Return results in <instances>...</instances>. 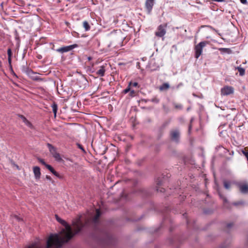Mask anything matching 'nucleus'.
Wrapping results in <instances>:
<instances>
[{"label":"nucleus","instance_id":"1","mask_svg":"<svg viewBox=\"0 0 248 248\" xmlns=\"http://www.w3.org/2000/svg\"><path fill=\"white\" fill-rule=\"evenodd\" d=\"M101 215L100 210L96 209L94 217L92 218L87 219L84 223L78 218L73 223L76 229L74 232H73L71 227L64 220L60 218L58 215H55L57 221L65 228L62 229L59 233L50 234L46 241V248H61L64 244L67 243L76 234L81 232L84 228L93 230V232L91 234V236L101 244L106 245H114L115 239L113 236L106 230L101 229V224L99 221Z\"/></svg>","mask_w":248,"mask_h":248},{"label":"nucleus","instance_id":"2","mask_svg":"<svg viewBox=\"0 0 248 248\" xmlns=\"http://www.w3.org/2000/svg\"><path fill=\"white\" fill-rule=\"evenodd\" d=\"M181 133L178 129H171L170 132V139L171 141L179 143L180 140Z\"/></svg>","mask_w":248,"mask_h":248},{"label":"nucleus","instance_id":"3","mask_svg":"<svg viewBox=\"0 0 248 248\" xmlns=\"http://www.w3.org/2000/svg\"><path fill=\"white\" fill-rule=\"evenodd\" d=\"M209 43L208 41H202L196 45L194 47L195 57L198 59L202 54L203 48Z\"/></svg>","mask_w":248,"mask_h":248},{"label":"nucleus","instance_id":"4","mask_svg":"<svg viewBox=\"0 0 248 248\" xmlns=\"http://www.w3.org/2000/svg\"><path fill=\"white\" fill-rule=\"evenodd\" d=\"M167 23L161 24L157 27V31L155 32L156 36L158 37H163L166 33Z\"/></svg>","mask_w":248,"mask_h":248},{"label":"nucleus","instance_id":"5","mask_svg":"<svg viewBox=\"0 0 248 248\" xmlns=\"http://www.w3.org/2000/svg\"><path fill=\"white\" fill-rule=\"evenodd\" d=\"M164 177H158L156 178L155 182L156 184L155 189L156 191L159 192L161 193H163L165 192V189L164 188H159V186H162V183L163 182Z\"/></svg>","mask_w":248,"mask_h":248},{"label":"nucleus","instance_id":"6","mask_svg":"<svg viewBox=\"0 0 248 248\" xmlns=\"http://www.w3.org/2000/svg\"><path fill=\"white\" fill-rule=\"evenodd\" d=\"M78 46V45L77 44H73L72 45L68 46H65L63 47H60L56 50L57 52H61V53H64L68 52L73 49L77 47Z\"/></svg>","mask_w":248,"mask_h":248},{"label":"nucleus","instance_id":"7","mask_svg":"<svg viewBox=\"0 0 248 248\" xmlns=\"http://www.w3.org/2000/svg\"><path fill=\"white\" fill-rule=\"evenodd\" d=\"M234 89L232 86H226L221 89V94L223 95H228L233 93Z\"/></svg>","mask_w":248,"mask_h":248},{"label":"nucleus","instance_id":"8","mask_svg":"<svg viewBox=\"0 0 248 248\" xmlns=\"http://www.w3.org/2000/svg\"><path fill=\"white\" fill-rule=\"evenodd\" d=\"M154 4V0H146L145 2V7L148 13H150Z\"/></svg>","mask_w":248,"mask_h":248},{"label":"nucleus","instance_id":"9","mask_svg":"<svg viewBox=\"0 0 248 248\" xmlns=\"http://www.w3.org/2000/svg\"><path fill=\"white\" fill-rule=\"evenodd\" d=\"M218 194L220 198H221L223 201V206L224 207L227 209H231V205L229 202L227 198L223 196L220 192H218Z\"/></svg>","mask_w":248,"mask_h":248},{"label":"nucleus","instance_id":"10","mask_svg":"<svg viewBox=\"0 0 248 248\" xmlns=\"http://www.w3.org/2000/svg\"><path fill=\"white\" fill-rule=\"evenodd\" d=\"M33 171L36 180H39L41 176L40 169L38 166L33 167Z\"/></svg>","mask_w":248,"mask_h":248},{"label":"nucleus","instance_id":"11","mask_svg":"<svg viewBox=\"0 0 248 248\" xmlns=\"http://www.w3.org/2000/svg\"><path fill=\"white\" fill-rule=\"evenodd\" d=\"M240 191L243 194L248 193V185L240 184L238 186Z\"/></svg>","mask_w":248,"mask_h":248},{"label":"nucleus","instance_id":"12","mask_svg":"<svg viewBox=\"0 0 248 248\" xmlns=\"http://www.w3.org/2000/svg\"><path fill=\"white\" fill-rule=\"evenodd\" d=\"M44 246V244L38 241L29 245L27 248H43Z\"/></svg>","mask_w":248,"mask_h":248},{"label":"nucleus","instance_id":"13","mask_svg":"<svg viewBox=\"0 0 248 248\" xmlns=\"http://www.w3.org/2000/svg\"><path fill=\"white\" fill-rule=\"evenodd\" d=\"M149 67L151 71H155L159 68V65L155 64V60L152 59L149 63Z\"/></svg>","mask_w":248,"mask_h":248},{"label":"nucleus","instance_id":"14","mask_svg":"<svg viewBox=\"0 0 248 248\" xmlns=\"http://www.w3.org/2000/svg\"><path fill=\"white\" fill-rule=\"evenodd\" d=\"M50 172H51L55 176L59 178L60 179H63V176L60 174L58 172H57L54 168L51 166V167H49L48 169Z\"/></svg>","mask_w":248,"mask_h":248},{"label":"nucleus","instance_id":"15","mask_svg":"<svg viewBox=\"0 0 248 248\" xmlns=\"http://www.w3.org/2000/svg\"><path fill=\"white\" fill-rule=\"evenodd\" d=\"M46 145L49 149L50 153L52 155V156L57 153V151H56V148L54 146H53L52 144H51L50 143H47Z\"/></svg>","mask_w":248,"mask_h":248},{"label":"nucleus","instance_id":"16","mask_svg":"<svg viewBox=\"0 0 248 248\" xmlns=\"http://www.w3.org/2000/svg\"><path fill=\"white\" fill-rule=\"evenodd\" d=\"M170 84L168 83H164L159 87L160 91H164L168 90L170 88Z\"/></svg>","mask_w":248,"mask_h":248},{"label":"nucleus","instance_id":"17","mask_svg":"<svg viewBox=\"0 0 248 248\" xmlns=\"http://www.w3.org/2000/svg\"><path fill=\"white\" fill-rule=\"evenodd\" d=\"M19 117L22 119L23 122L29 127H31L32 124L22 115H19Z\"/></svg>","mask_w":248,"mask_h":248},{"label":"nucleus","instance_id":"18","mask_svg":"<svg viewBox=\"0 0 248 248\" xmlns=\"http://www.w3.org/2000/svg\"><path fill=\"white\" fill-rule=\"evenodd\" d=\"M105 67L102 66L100 67V69L96 72V74L100 77H103L105 75Z\"/></svg>","mask_w":248,"mask_h":248},{"label":"nucleus","instance_id":"19","mask_svg":"<svg viewBox=\"0 0 248 248\" xmlns=\"http://www.w3.org/2000/svg\"><path fill=\"white\" fill-rule=\"evenodd\" d=\"M223 185L225 189L229 190L231 188V182L228 181L224 180Z\"/></svg>","mask_w":248,"mask_h":248},{"label":"nucleus","instance_id":"20","mask_svg":"<svg viewBox=\"0 0 248 248\" xmlns=\"http://www.w3.org/2000/svg\"><path fill=\"white\" fill-rule=\"evenodd\" d=\"M51 107L52 108V110H53V112L54 113V116L56 117V114H57V109H58L57 104L55 102H54L52 104Z\"/></svg>","mask_w":248,"mask_h":248},{"label":"nucleus","instance_id":"21","mask_svg":"<svg viewBox=\"0 0 248 248\" xmlns=\"http://www.w3.org/2000/svg\"><path fill=\"white\" fill-rule=\"evenodd\" d=\"M37 160L40 163H41L42 165H44L47 169H49V167H51V165H49V164H46L45 161H44V159L41 158H39V157H38L37 158Z\"/></svg>","mask_w":248,"mask_h":248},{"label":"nucleus","instance_id":"22","mask_svg":"<svg viewBox=\"0 0 248 248\" xmlns=\"http://www.w3.org/2000/svg\"><path fill=\"white\" fill-rule=\"evenodd\" d=\"M83 27L84 28L85 30L86 31H88L90 30L91 27H90L89 23L88 22V21H84L83 22Z\"/></svg>","mask_w":248,"mask_h":248},{"label":"nucleus","instance_id":"23","mask_svg":"<svg viewBox=\"0 0 248 248\" xmlns=\"http://www.w3.org/2000/svg\"><path fill=\"white\" fill-rule=\"evenodd\" d=\"M239 72V75L240 76H243L245 75V70L244 68L241 67L240 66H238L237 68H236Z\"/></svg>","mask_w":248,"mask_h":248},{"label":"nucleus","instance_id":"24","mask_svg":"<svg viewBox=\"0 0 248 248\" xmlns=\"http://www.w3.org/2000/svg\"><path fill=\"white\" fill-rule=\"evenodd\" d=\"M230 244V241H226L219 246V248H226L229 247Z\"/></svg>","mask_w":248,"mask_h":248},{"label":"nucleus","instance_id":"25","mask_svg":"<svg viewBox=\"0 0 248 248\" xmlns=\"http://www.w3.org/2000/svg\"><path fill=\"white\" fill-rule=\"evenodd\" d=\"M241 152L246 156L248 161V149L245 148L244 149H242Z\"/></svg>","mask_w":248,"mask_h":248},{"label":"nucleus","instance_id":"26","mask_svg":"<svg viewBox=\"0 0 248 248\" xmlns=\"http://www.w3.org/2000/svg\"><path fill=\"white\" fill-rule=\"evenodd\" d=\"M138 192L142 194L143 196H146L147 195V191L144 188H140L138 189Z\"/></svg>","mask_w":248,"mask_h":248},{"label":"nucleus","instance_id":"27","mask_svg":"<svg viewBox=\"0 0 248 248\" xmlns=\"http://www.w3.org/2000/svg\"><path fill=\"white\" fill-rule=\"evenodd\" d=\"M53 157L56 159V160L60 161L62 160V158L59 153H57L53 155Z\"/></svg>","mask_w":248,"mask_h":248},{"label":"nucleus","instance_id":"28","mask_svg":"<svg viewBox=\"0 0 248 248\" xmlns=\"http://www.w3.org/2000/svg\"><path fill=\"white\" fill-rule=\"evenodd\" d=\"M205 27L209 28L210 29L212 30V31H215L216 32H217L219 36H221V34L219 33L218 31L215 28H214V27H213L212 26H210V25H206L205 26Z\"/></svg>","mask_w":248,"mask_h":248},{"label":"nucleus","instance_id":"29","mask_svg":"<svg viewBox=\"0 0 248 248\" xmlns=\"http://www.w3.org/2000/svg\"><path fill=\"white\" fill-rule=\"evenodd\" d=\"M8 58H12V50L10 48H9L7 50Z\"/></svg>","mask_w":248,"mask_h":248},{"label":"nucleus","instance_id":"30","mask_svg":"<svg viewBox=\"0 0 248 248\" xmlns=\"http://www.w3.org/2000/svg\"><path fill=\"white\" fill-rule=\"evenodd\" d=\"M13 217L18 221H23V219L17 215H14Z\"/></svg>","mask_w":248,"mask_h":248},{"label":"nucleus","instance_id":"31","mask_svg":"<svg viewBox=\"0 0 248 248\" xmlns=\"http://www.w3.org/2000/svg\"><path fill=\"white\" fill-rule=\"evenodd\" d=\"M129 86H133V87H137L138 86V83L136 82H130L129 83Z\"/></svg>","mask_w":248,"mask_h":248},{"label":"nucleus","instance_id":"32","mask_svg":"<svg viewBox=\"0 0 248 248\" xmlns=\"http://www.w3.org/2000/svg\"><path fill=\"white\" fill-rule=\"evenodd\" d=\"M244 203V202L242 201L241 202H234L232 203V205L237 206L240 204H243Z\"/></svg>","mask_w":248,"mask_h":248},{"label":"nucleus","instance_id":"33","mask_svg":"<svg viewBox=\"0 0 248 248\" xmlns=\"http://www.w3.org/2000/svg\"><path fill=\"white\" fill-rule=\"evenodd\" d=\"M151 101H152V102H153V103H156V104H157V103H159V99H158V98H156V97H155V98H152V99H151Z\"/></svg>","mask_w":248,"mask_h":248},{"label":"nucleus","instance_id":"34","mask_svg":"<svg viewBox=\"0 0 248 248\" xmlns=\"http://www.w3.org/2000/svg\"><path fill=\"white\" fill-rule=\"evenodd\" d=\"M130 91V86H129V85H128V87L123 91V93L126 94V93H128Z\"/></svg>","mask_w":248,"mask_h":248},{"label":"nucleus","instance_id":"35","mask_svg":"<svg viewBox=\"0 0 248 248\" xmlns=\"http://www.w3.org/2000/svg\"><path fill=\"white\" fill-rule=\"evenodd\" d=\"M77 146H78V147L81 150H82L83 152H85V150L84 149V148L83 147V146L80 144L79 143H77Z\"/></svg>","mask_w":248,"mask_h":248},{"label":"nucleus","instance_id":"36","mask_svg":"<svg viewBox=\"0 0 248 248\" xmlns=\"http://www.w3.org/2000/svg\"><path fill=\"white\" fill-rule=\"evenodd\" d=\"M8 61L10 68H12V58H8Z\"/></svg>","mask_w":248,"mask_h":248},{"label":"nucleus","instance_id":"37","mask_svg":"<svg viewBox=\"0 0 248 248\" xmlns=\"http://www.w3.org/2000/svg\"><path fill=\"white\" fill-rule=\"evenodd\" d=\"M233 223H229L227 224V227L228 228H231L233 226Z\"/></svg>","mask_w":248,"mask_h":248},{"label":"nucleus","instance_id":"38","mask_svg":"<svg viewBox=\"0 0 248 248\" xmlns=\"http://www.w3.org/2000/svg\"><path fill=\"white\" fill-rule=\"evenodd\" d=\"M174 107L176 108H178V109L182 108V106L181 105H175Z\"/></svg>","mask_w":248,"mask_h":248},{"label":"nucleus","instance_id":"39","mask_svg":"<svg viewBox=\"0 0 248 248\" xmlns=\"http://www.w3.org/2000/svg\"><path fill=\"white\" fill-rule=\"evenodd\" d=\"M46 178L49 181H52V179L50 176L46 175Z\"/></svg>","mask_w":248,"mask_h":248},{"label":"nucleus","instance_id":"40","mask_svg":"<svg viewBox=\"0 0 248 248\" xmlns=\"http://www.w3.org/2000/svg\"><path fill=\"white\" fill-rule=\"evenodd\" d=\"M191 128H192V125H191V124H189V125L188 126V133L189 134L190 133Z\"/></svg>","mask_w":248,"mask_h":248},{"label":"nucleus","instance_id":"41","mask_svg":"<svg viewBox=\"0 0 248 248\" xmlns=\"http://www.w3.org/2000/svg\"><path fill=\"white\" fill-rule=\"evenodd\" d=\"M183 84L182 83H180L179 84H178L177 86H176V88L177 89H178L180 87L183 86Z\"/></svg>","mask_w":248,"mask_h":248},{"label":"nucleus","instance_id":"42","mask_svg":"<svg viewBox=\"0 0 248 248\" xmlns=\"http://www.w3.org/2000/svg\"><path fill=\"white\" fill-rule=\"evenodd\" d=\"M240 1L243 4H246L247 2V0H240Z\"/></svg>","mask_w":248,"mask_h":248},{"label":"nucleus","instance_id":"43","mask_svg":"<svg viewBox=\"0 0 248 248\" xmlns=\"http://www.w3.org/2000/svg\"><path fill=\"white\" fill-rule=\"evenodd\" d=\"M129 92H130V94L131 96H132L134 93H135V91L134 90H130Z\"/></svg>","mask_w":248,"mask_h":248},{"label":"nucleus","instance_id":"44","mask_svg":"<svg viewBox=\"0 0 248 248\" xmlns=\"http://www.w3.org/2000/svg\"><path fill=\"white\" fill-rule=\"evenodd\" d=\"M163 108H164V110H165V111H166V112H168V111H169L168 109V108H166V107H165V106H163Z\"/></svg>","mask_w":248,"mask_h":248},{"label":"nucleus","instance_id":"45","mask_svg":"<svg viewBox=\"0 0 248 248\" xmlns=\"http://www.w3.org/2000/svg\"><path fill=\"white\" fill-rule=\"evenodd\" d=\"M186 220L187 224H189V222H188V220L186 219Z\"/></svg>","mask_w":248,"mask_h":248},{"label":"nucleus","instance_id":"46","mask_svg":"<svg viewBox=\"0 0 248 248\" xmlns=\"http://www.w3.org/2000/svg\"><path fill=\"white\" fill-rule=\"evenodd\" d=\"M91 59H92V58H91V57H89V58H88V60H91Z\"/></svg>","mask_w":248,"mask_h":248},{"label":"nucleus","instance_id":"47","mask_svg":"<svg viewBox=\"0 0 248 248\" xmlns=\"http://www.w3.org/2000/svg\"><path fill=\"white\" fill-rule=\"evenodd\" d=\"M183 216H185H185H186V213H185V214H183Z\"/></svg>","mask_w":248,"mask_h":248}]
</instances>
